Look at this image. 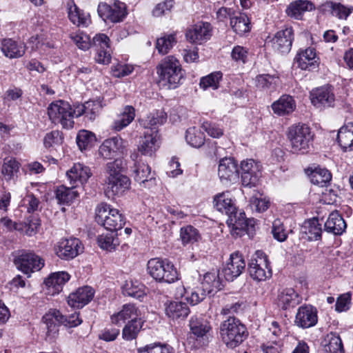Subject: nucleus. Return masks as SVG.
Listing matches in <instances>:
<instances>
[{
    "mask_svg": "<svg viewBox=\"0 0 353 353\" xmlns=\"http://www.w3.org/2000/svg\"><path fill=\"white\" fill-rule=\"evenodd\" d=\"M245 267V263L242 255L239 252L230 255V262L221 271V274L226 281H232L239 276Z\"/></svg>",
    "mask_w": 353,
    "mask_h": 353,
    "instance_id": "nucleus-17",
    "label": "nucleus"
},
{
    "mask_svg": "<svg viewBox=\"0 0 353 353\" xmlns=\"http://www.w3.org/2000/svg\"><path fill=\"white\" fill-rule=\"evenodd\" d=\"M293 34L291 27L278 31L272 39L273 49L281 54L288 53L291 50Z\"/></svg>",
    "mask_w": 353,
    "mask_h": 353,
    "instance_id": "nucleus-16",
    "label": "nucleus"
},
{
    "mask_svg": "<svg viewBox=\"0 0 353 353\" xmlns=\"http://www.w3.org/2000/svg\"><path fill=\"white\" fill-rule=\"evenodd\" d=\"M218 174L222 181L236 182L239 177L236 162L233 158L222 159L219 162Z\"/></svg>",
    "mask_w": 353,
    "mask_h": 353,
    "instance_id": "nucleus-19",
    "label": "nucleus"
},
{
    "mask_svg": "<svg viewBox=\"0 0 353 353\" xmlns=\"http://www.w3.org/2000/svg\"><path fill=\"white\" fill-rule=\"evenodd\" d=\"M185 140L191 146L200 148L205 143V135L199 129L190 128L186 130Z\"/></svg>",
    "mask_w": 353,
    "mask_h": 353,
    "instance_id": "nucleus-49",
    "label": "nucleus"
},
{
    "mask_svg": "<svg viewBox=\"0 0 353 353\" xmlns=\"http://www.w3.org/2000/svg\"><path fill=\"white\" fill-rule=\"evenodd\" d=\"M1 51L6 57L14 59L25 54L26 47L23 43H18L12 39H4L1 41Z\"/></svg>",
    "mask_w": 353,
    "mask_h": 353,
    "instance_id": "nucleus-29",
    "label": "nucleus"
},
{
    "mask_svg": "<svg viewBox=\"0 0 353 353\" xmlns=\"http://www.w3.org/2000/svg\"><path fill=\"white\" fill-rule=\"evenodd\" d=\"M14 263L24 274L30 276L34 271L40 270L44 266V260L39 255L31 252L23 251L14 260Z\"/></svg>",
    "mask_w": 353,
    "mask_h": 353,
    "instance_id": "nucleus-14",
    "label": "nucleus"
},
{
    "mask_svg": "<svg viewBox=\"0 0 353 353\" xmlns=\"http://www.w3.org/2000/svg\"><path fill=\"white\" fill-rule=\"evenodd\" d=\"M250 204L252 208L258 212H263L268 210L270 205L269 200L263 198H257L256 196H252L250 199Z\"/></svg>",
    "mask_w": 353,
    "mask_h": 353,
    "instance_id": "nucleus-63",
    "label": "nucleus"
},
{
    "mask_svg": "<svg viewBox=\"0 0 353 353\" xmlns=\"http://www.w3.org/2000/svg\"><path fill=\"white\" fill-rule=\"evenodd\" d=\"M48 114L54 123H61L65 129L73 128L72 109L68 102L62 100L52 102L48 108Z\"/></svg>",
    "mask_w": 353,
    "mask_h": 353,
    "instance_id": "nucleus-10",
    "label": "nucleus"
},
{
    "mask_svg": "<svg viewBox=\"0 0 353 353\" xmlns=\"http://www.w3.org/2000/svg\"><path fill=\"white\" fill-rule=\"evenodd\" d=\"M79 316V313L74 312L68 316H65L59 310H50L42 319L46 325L47 336L50 339L55 338L59 332V326L61 324L70 327L80 325L82 320Z\"/></svg>",
    "mask_w": 353,
    "mask_h": 353,
    "instance_id": "nucleus-5",
    "label": "nucleus"
},
{
    "mask_svg": "<svg viewBox=\"0 0 353 353\" xmlns=\"http://www.w3.org/2000/svg\"><path fill=\"white\" fill-rule=\"evenodd\" d=\"M277 301L278 306L285 310L297 305L300 303V298L294 289L287 288L279 294Z\"/></svg>",
    "mask_w": 353,
    "mask_h": 353,
    "instance_id": "nucleus-33",
    "label": "nucleus"
},
{
    "mask_svg": "<svg viewBox=\"0 0 353 353\" xmlns=\"http://www.w3.org/2000/svg\"><path fill=\"white\" fill-rule=\"evenodd\" d=\"M71 39L81 50H86L90 47L94 48L97 52L95 60L97 63L104 65L110 63V39L106 34H96L91 40L89 35L79 33L71 35Z\"/></svg>",
    "mask_w": 353,
    "mask_h": 353,
    "instance_id": "nucleus-2",
    "label": "nucleus"
},
{
    "mask_svg": "<svg viewBox=\"0 0 353 353\" xmlns=\"http://www.w3.org/2000/svg\"><path fill=\"white\" fill-rule=\"evenodd\" d=\"M71 185L72 187L70 188H68L65 185H60L57 187L55 190V195L58 203L62 205H70L79 196V192L75 190L77 184Z\"/></svg>",
    "mask_w": 353,
    "mask_h": 353,
    "instance_id": "nucleus-34",
    "label": "nucleus"
},
{
    "mask_svg": "<svg viewBox=\"0 0 353 353\" xmlns=\"http://www.w3.org/2000/svg\"><path fill=\"white\" fill-rule=\"evenodd\" d=\"M127 169L126 162L122 159H116L114 161L109 162L105 165L106 179L117 176L119 175H125L123 172Z\"/></svg>",
    "mask_w": 353,
    "mask_h": 353,
    "instance_id": "nucleus-46",
    "label": "nucleus"
},
{
    "mask_svg": "<svg viewBox=\"0 0 353 353\" xmlns=\"http://www.w3.org/2000/svg\"><path fill=\"white\" fill-rule=\"evenodd\" d=\"M107 185L105 192L108 196H114L122 194L130 185V180L126 175H119L106 179Z\"/></svg>",
    "mask_w": 353,
    "mask_h": 353,
    "instance_id": "nucleus-23",
    "label": "nucleus"
},
{
    "mask_svg": "<svg viewBox=\"0 0 353 353\" xmlns=\"http://www.w3.org/2000/svg\"><path fill=\"white\" fill-rule=\"evenodd\" d=\"M180 237L183 245L194 243L201 238L198 230L192 225L181 228Z\"/></svg>",
    "mask_w": 353,
    "mask_h": 353,
    "instance_id": "nucleus-50",
    "label": "nucleus"
},
{
    "mask_svg": "<svg viewBox=\"0 0 353 353\" xmlns=\"http://www.w3.org/2000/svg\"><path fill=\"white\" fill-rule=\"evenodd\" d=\"M103 98L99 97L94 101L85 102L86 117L91 121L94 120L96 117L103 107Z\"/></svg>",
    "mask_w": 353,
    "mask_h": 353,
    "instance_id": "nucleus-55",
    "label": "nucleus"
},
{
    "mask_svg": "<svg viewBox=\"0 0 353 353\" xmlns=\"http://www.w3.org/2000/svg\"><path fill=\"white\" fill-rule=\"evenodd\" d=\"M351 301V294L350 293H345L340 295L335 304V310L339 312H344L349 309V305Z\"/></svg>",
    "mask_w": 353,
    "mask_h": 353,
    "instance_id": "nucleus-62",
    "label": "nucleus"
},
{
    "mask_svg": "<svg viewBox=\"0 0 353 353\" xmlns=\"http://www.w3.org/2000/svg\"><path fill=\"white\" fill-rule=\"evenodd\" d=\"M157 73L159 83L169 88H175L183 77L179 61L173 57H168L161 61Z\"/></svg>",
    "mask_w": 353,
    "mask_h": 353,
    "instance_id": "nucleus-6",
    "label": "nucleus"
},
{
    "mask_svg": "<svg viewBox=\"0 0 353 353\" xmlns=\"http://www.w3.org/2000/svg\"><path fill=\"white\" fill-rule=\"evenodd\" d=\"M135 109L132 105H125L123 111L118 115L117 119L114 121L113 129L120 131L128 126L134 119Z\"/></svg>",
    "mask_w": 353,
    "mask_h": 353,
    "instance_id": "nucleus-37",
    "label": "nucleus"
},
{
    "mask_svg": "<svg viewBox=\"0 0 353 353\" xmlns=\"http://www.w3.org/2000/svg\"><path fill=\"white\" fill-rule=\"evenodd\" d=\"M95 141V135L87 130H81L77 136V143L82 151L92 147Z\"/></svg>",
    "mask_w": 353,
    "mask_h": 353,
    "instance_id": "nucleus-53",
    "label": "nucleus"
},
{
    "mask_svg": "<svg viewBox=\"0 0 353 353\" xmlns=\"http://www.w3.org/2000/svg\"><path fill=\"white\" fill-rule=\"evenodd\" d=\"M148 274L157 281L172 283L179 279V274L174 265L167 259L154 258L147 264Z\"/></svg>",
    "mask_w": 353,
    "mask_h": 353,
    "instance_id": "nucleus-4",
    "label": "nucleus"
},
{
    "mask_svg": "<svg viewBox=\"0 0 353 353\" xmlns=\"http://www.w3.org/2000/svg\"><path fill=\"white\" fill-rule=\"evenodd\" d=\"M165 312L168 318L172 320H183L190 314L187 303L181 301H172L165 305Z\"/></svg>",
    "mask_w": 353,
    "mask_h": 353,
    "instance_id": "nucleus-26",
    "label": "nucleus"
},
{
    "mask_svg": "<svg viewBox=\"0 0 353 353\" xmlns=\"http://www.w3.org/2000/svg\"><path fill=\"white\" fill-rule=\"evenodd\" d=\"M272 233L275 239L283 242L286 240L288 234L280 219H275L272 223Z\"/></svg>",
    "mask_w": 353,
    "mask_h": 353,
    "instance_id": "nucleus-59",
    "label": "nucleus"
},
{
    "mask_svg": "<svg viewBox=\"0 0 353 353\" xmlns=\"http://www.w3.org/2000/svg\"><path fill=\"white\" fill-rule=\"evenodd\" d=\"M137 310L133 304H125L123 306L122 310L117 314L111 316L112 322L118 324L121 321L125 322L126 320L131 319H137Z\"/></svg>",
    "mask_w": 353,
    "mask_h": 353,
    "instance_id": "nucleus-43",
    "label": "nucleus"
},
{
    "mask_svg": "<svg viewBox=\"0 0 353 353\" xmlns=\"http://www.w3.org/2000/svg\"><path fill=\"white\" fill-rule=\"evenodd\" d=\"M219 271L209 272L204 274L201 283L202 288L192 291L190 296L186 299L192 305H196L203 301L207 294H214L221 290L223 286V281L220 277Z\"/></svg>",
    "mask_w": 353,
    "mask_h": 353,
    "instance_id": "nucleus-7",
    "label": "nucleus"
},
{
    "mask_svg": "<svg viewBox=\"0 0 353 353\" xmlns=\"http://www.w3.org/2000/svg\"><path fill=\"white\" fill-rule=\"evenodd\" d=\"M128 141L120 137H113L105 139L99 149L101 157L105 159L114 158L118 154H123L126 152Z\"/></svg>",
    "mask_w": 353,
    "mask_h": 353,
    "instance_id": "nucleus-15",
    "label": "nucleus"
},
{
    "mask_svg": "<svg viewBox=\"0 0 353 353\" xmlns=\"http://www.w3.org/2000/svg\"><path fill=\"white\" fill-rule=\"evenodd\" d=\"M70 184H76L80 183L83 184L86 183L88 179L92 176L90 169L81 163H75L66 172Z\"/></svg>",
    "mask_w": 353,
    "mask_h": 353,
    "instance_id": "nucleus-25",
    "label": "nucleus"
},
{
    "mask_svg": "<svg viewBox=\"0 0 353 353\" xmlns=\"http://www.w3.org/2000/svg\"><path fill=\"white\" fill-rule=\"evenodd\" d=\"M63 138L61 134L56 130L47 133L43 139V144L46 148H50L54 145L61 144Z\"/></svg>",
    "mask_w": 353,
    "mask_h": 353,
    "instance_id": "nucleus-60",
    "label": "nucleus"
},
{
    "mask_svg": "<svg viewBox=\"0 0 353 353\" xmlns=\"http://www.w3.org/2000/svg\"><path fill=\"white\" fill-rule=\"evenodd\" d=\"M185 37L190 42L201 44L210 39L211 37L210 24L199 22L186 30Z\"/></svg>",
    "mask_w": 353,
    "mask_h": 353,
    "instance_id": "nucleus-18",
    "label": "nucleus"
},
{
    "mask_svg": "<svg viewBox=\"0 0 353 353\" xmlns=\"http://www.w3.org/2000/svg\"><path fill=\"white\" fill-rule=\"evenodd\" d=\"M237 14L231 17L230 25L236 33L241 35L250 30V22L246 14L240 12Z\"/></svg>",
    "mask_w": 353,
    "mask_h": 353,
    "instance_id": "nucleus-40",
    "label": "nucleus"
},
{
    "mask_svg": "<svg viewBox=\"0 0 353 353\" xmlns=\"http://www.w3.org/2000/svg\"><path fill=\"white\" fill-rule=\"evenodd\" d=\"M157 131L155 133L147 130L139 142V151L143 155L152 156L157 150Z\"/></svg>",
    "mask_w": 353,
    "mask_h": 353,
    "instance_id": "nucleus-31",
    "label": "nucleus"
},
{
    "mask_svg": "<svg viewBox=\"0 0 353 353\" xmlns=\"http://www.w3.org/2000/svg\"><path fill=\"white\" fill-rule=\"evenodd\" d=\"M222 79V73L221 72H215L210 74L206 77H203L200 81V87L203 90L212 88L216 90L219 86V81Z\"/></svg>",
    "mask_w": 353,
    "mask_h": 353,
    "instance_id": "nucleus-51",
    "label": "nucleus"
},
{
    "mask_svg": "<svg viewBox=\"0 0 353 353\" xmlns=\"http://www.w3.org/2000/svg\"><path fill=\"white\" fill-rule=\"evenodd\" d=\"M346 227L345 221L338 212L330 213L325 223V230L328 232L333 233L334 235L342 234Z\"/></svg>",
    "mask_w": 353,
    "mask_h": 353,
    "instance_id": "nucleus-30",
    "label": "nucleus"
},
{
    "mask_svg": "<svg viewBox=\"0 0 353 353\" xmlns=\"http://www.w3.org/2000/svg\"><path fill=\"white\" fill-rule=\"evenodd\" d=\"M202 128L212 137L219 138L223 135V130L215 123L205 122Z\"/></svg>",
    "mask_w": 353,
    "mask_h": 353,
    "instance_id": "nucleus-64",
    "label": "nucleus"
},
{
    "mask_svg": "<svg viewBox=\"0 0 353 353\" xmlns=\"http://www.w3.org/2000/svg\"><path fill=\"white\" fill-rule=\"evenodd\" d=\"M123 293L137 299H141L145 295L144 285L137 281H126L123 287Z\"/></svg>",
    "mask_w": 353,
    "mask_h": 353,
    "instance_id": "nucleus-45",
    "label": "nucleus"
},
{
    "mask_svg": "<svg viewBox=\"0 0 353 353\" xmlns=\"http://www.w3.org/2000/svg\"><path fill=\"white\" fill-rule=\"evenodd\" d=\"M173 348L168 344L154 343L138 349V353H173Z\"/></svg>",
    "mask_w": 353,
    "mask_h": 353,
    "instance_id": "nucleus-52",
    "label": "nucleus"
},
{
    "mask_svg": "<svg viewBox=\"0 0 353 353\" xmlns=\"http://www.w3.org/2000/svg\"><path fill=\"white\" fill-rule=\"evenodd\" d=\"M336 139L343 152L353 151V122H349L339 129Z\"/></svg>",
    "mask_w": 353,
    "mask_h": 353,
    "instance_id": "nucleus-27",
    "label": "nucleus"
},
{
    "mask_svg": "<svg viewBox=\"0 0 353 353\" xmlns=\"http://www.w3.org/2000/svg\"><path fill=\"white\" fill-rule=\"evenodd\" d=\"M95 220L107 230L117 232L125 225L124 216L117 209L110 208L105 203H100L96 209Z\"/></svg>",
    "mask_w": 353,
    "mask_h": 353,
    "instance_id": "nucleus-8",
    "label": "nucleus"
},
{
    "mask_svg": "<svg viewBox=\"0 0 353 353\" xmlns=\"http://www.w3.org/2000/svg\"><path fill=\"white\" fill-rule=\"evenodd\" d=\"M189 325L192 333L196 337H203L210 329L205 320L197 316L191 317Z\"/></svg>",
    "mask_w": 353,
    "mask_h": 353,
    "instance_id": "nucleus-47",
    "label": "nucleus"
},
{
    "mask_svg": "<svg viewBox=\"0 0 353 353\" xmlns=\"http://www.w3.org/2000/svg\"><path fill=\"white\" fill-rule=\"evenodd\" d=\"M134 180L145 187L154 184L155 174L151 172L150 167L145 163H139L134 170Z\"/></svg>",
    "mask_w": 353,
    "mask_h": 353,
    "instance_id": "nucleus-32",
    "label": "nucleus"
},
{
    "mask_svg": "<svg viewBox=\"0 0 353 353\" xmlns=\"http://www.w3.org/2000/svg\"><path fill=\"white\" fill-rule=\"evenodd\" d=\"M70 275L66 272L51 273L44 281V283L52 294L59 293L63 285L69 281Z\"/></svg>",
    "mask_w": 353,
    "mask_h": 353,
    "instance_id": "nucleus-24",
    "label": "nucleus"
},
{
    "mask_svg": "<svg viewBox=\"0 0 353 353\" xmlns=\"http://www.w3.org/2000/svg\"><path fill=\"white\" fill-rule=\"evenodd\" d=\"M314 8L313 4L308 1L298 0L292 2L286 8V14L295 19H301L303 14Z\"/></svg>",
    "mask_w": 353,
    "mask_h": 353,
    "instance_id": "nucleus-35",
    "label": "nucleus"
},
{
    "mask_svg": "<svg viewBox=\"0 0 353 353\" xmlns=\"http://www.w3.org/2000/svg\"><path fill=\"white\" fill-rule=\"evenodd\" d=\"M143 322L141 319H133L123 329L122 336L127 341L136 339L141 330Z\"/></svg>",
    "mask_w": 353,
    "mask_h": 353,
    "instance_id": "nucleus-48",
    "label": "nucleus"
},
{
    "mask_svg": "<svg viewBox=\"0 0 353 353\" xmlns=\"http://www.w3.org/2000/svg\"><path fill=\"white\" fill-rule=\"evenodd\" d=\"M295 101L291 96L283 95L272 105L273 111L279 115L288 114L295 109Z\"/></svg>",
    "mask_w": 353,
    "mask_h": 353,
    "instance_id": "nucleus-36",
    "label": "nucleus"
},
{
    "mask_svg": "<svg viewBox=\"0 0 353 353\" xmlns=\"http://www.w3.org/2000/svg\"><path fill=\"white\" fill-rule=\"evenodd\" d=\"M277 77L270 74H261L256 77V86L261 89L274 88Z\"/></svg>",
    "mask_w": 353,
    "mask_h": 353,
    "instance_id": "nucleus-58",
    "label": "nucleus"
},
{
    "mask_svg": "<svg viewBox=\"0 0 353 353\" xmlns=\"http://www.w3.org/2000/svg\"><path fill=\"white\" fill-rule=\"evenodd\" d=\"M302 232L305 234L308 241H317L321 238L322 229L317 219H313L305 223Z\"/></svg>",
    "mask_w": 353,
    "mask_h": 353,
    "instance_id": "nucleus-39",
    "label": "nucleus"
},
{
    "mask_svg": "<svg viewBox=\"0 0 353 353\" xmlns=\"http://www.w3.org/2000/svg\"><path fill=\"white\" fill-rule=\"evenodd\" d=\"M318 321L316 309L310 305L301 306L297 311L295 324L302 328H308L316 324Z\"/></svg>",
    "mask_w": 353,
    "mask_h": 353,
    "instance_id": "nucleus-20",
    "label": "nucleus"
},
{
    "mask_svg": "<svg viewBox=\"0 0 353 353\" xmlns=\"http://www.w3.org/2000/svg\"><path fill=\"white\" fill-rule=\"evenodd\" d=\"M329 342L325 349L327 353H344L341 339L339 335L331 333L329 336Z\"/></svg>",
    "mask_w": 353,
    "mask_h": 353,
    "instance_id": "nucleus-56",
    "label": "nucleus"
},
{
    "mask_svg": "<svg viewBox=\"0 0 353 353\" xmlns=\"http://www.w3.org/2000/svg\"><path fill=\"white\" fill-rule=\"evenodd\" d=\"M324 6L329 9L332 16L339 19H347V18L353 12L352 6H345L341 3L334 1H327Z\"/></svg>",
    "mask_w": 353,
    "mask_h": 353,
    "instance_id": "nucleus-41",
    "label": "nucleus"
},
{
    "mask_svg": "<svg viewBox=\"0 0 353 353\" xmlns=\"http://www.w3.org/2000/svg\"><path fill=\"white\" fill-rule=\"evenodd\" d=\"M287 137L294 152H304L312 143L314 134L307 125L299 123L288 128Z\"/></svg>",
    "mask_w": 353,
    "mask_h": 353,
    "instance_id": "nucleus-9",
    "label": "nucleus"
},
{
    "mask_svg": "<svg viewBox=\"0 0 353 353\" xmlns=\"http://www.w3.org/2000/svg\"><path fill=\"white\" fill-rule=\"evenodd\" d=\"M316 51L312 48H307L305 50H301L294 59V64L301 70H307L313 67L316 63Z\"/></svg>",
    "mask_w": 353,
    "mask_h": 353,
    "instance_id": "nucleus-28",
    "label": "nucleus"
},
{
    "mask_svg": "<svg viewBox=\"0 0 353 353\" xmlns=\"http://www.w3.org/2000/svg\"><path fill=\"white\" fill-rule=\"evenodd\" d=\"M250 276L256 281H265L272 276L267 256L262 251L257 250L248 264Z\"/></svg>",
    "mask_w": 353,
    "mask_h": 353,
    "instance_id": "nucleus-11",
    "label": "nucleus"
},
{
    "mask_svg": "<svg viewBox=\"0 0 353 353\" xmlns=\"http://www.w3.org/2000/svg\"><path fill=\"white\" fill-rule=\"evenodd\" d=\"M111 7L110 21L113 23L122 21L127 15L125 4L119 1H115Z\"/></svg>",
    "mask_w": 353,
    "mask_h": 353,
    "instance_id": "nucleus-54",
    "label": "nucleus"
},
{
    "mask_svg": "<svg viewBox=\"0 0 353 353\" xmlns=\"http://www.w3.org/2000/svg\"><path fill=\"white\" fill-rule=\"evenodd\" d=\"M312 104L317 108L331 107L334 102V94L330 87H321L310 94Z\"/></svg>",
    "mask_w": 353,
    "mask_h": 353,
    "instance_id": "nucleus-21",
    "label": "nucleus"
},
{
    "mask_svg": "<svg viewBox=\"0 0 353 353\" xmlns=\"http://www.w3.org/2000/svg\"><path fill=\"white\" fill-rule=\"evenodd\" d=\"M261 165L253 159L241 161L240 170L242 185L249 188L257 187L261 176Z\"/></svg>",
    "mask_w": 353,
    "mask_h": 353,
    "instance_id": "nucleus-12",
    "label": "nucleus"
},
{
    "mask_svg": "<svg viewBox=\"0 0 353 353\" xmlns=\"http://www.w3.org/2000/svg\"><path fill=\"white\" fill-rule=\"evenodd\" d=\"M176 42L175 36L174 34H169L158 39L156 48L159 53L165 54L169 52Z\"/></svg>",
    "mask_w": 353,
    "mask_h": 353,
    "instance_id": "nucleus-57",
    "label": "nucleus"
},
{
    "mask_svg": "<svg viewBox=\"0 0 353 353\" xmlns=\"http://www.w3.org/2000/svg\"><path fill=\"white\" fill-rule=\"evenodd\" d=\"M219 329L222 341L230 348L239 345L248 335L245 326L234 316L224 320Z\"/></svg>",
    "mask_w": 353,
    "mask_h": 353,
    "instance_id": "nucleus-3",
    "label": "nucleus"
},
{
    "mask_svg": "<svg viewBox=\"0 0 353 353\" xmlns=\"http://www.w3.org/2000/svg\"><path fill=\"white\" fill-rule=\"evenodd\" d=\"M81 241L77 238L63 239L54 246L56 254L61 259L70 260L83 252Z\"/></svg>",
    "mask_w": 353,
    "mask_h": 353,
    "instance_id": "nucleus-13",
    "label": "nucleus"
},
{
    "mask_svg": "<svg viewBox=\"0 0 353 353\" xmlns=\"http://www.w3.org/2000/svg\"><path fill=\"white\" fill-rule=\"evenodd\" d=\"M94 294L92 288L83 286L69 295L68 303L72 307L81 308L91 301Z\"/></svg>",
    "mask_w": 353,
    "mask_h": 353,
    "instance_id": "nucleus-22",
    "label": "nucleus"
},
{
    "mask_svg": "<svg viewBox=\"0 0 353 353\" xmlns=\"http://www.w3.org/2000/svg\"><path fill=\"white\" fill-rule=\"evenodd\" d=\"M213 203L218 211L228 215L226 223L234 230H245L254 225V220L246 219L245 212L238 210L229 192L215 195Z\"/></svg>",
    "mask_w": 353,
    "mask_h": 353,
    "instance_id": "nucleus-1",
    "label": "nucleus"
},
{
    "mask_svg": "<svg viewBox=\"0 0 353 353\" xmlns=\"http://www.w3.org/2000/svg\"><path fill=\"white\" fill-rule=\"evenodd\" d=\"M19 168V163L15 159H5L2 167V174L7 175L10 179L14 173L18 172Z\"/></svg>",
    "mask_w": 353,
    "mask_h": 353,
    "instance_id": "nucleus-61",
    "label": "nucleus"
},
{
    "mask_svg": "<svg viewBox=\"0 0 353 353\" xmlns=\"http://www.w3.org/2000/svg\"><path fill=\"white\" fill-rule=\"evenodd\" d=\"M311 182L320 187H327L332 179L331 173L325 168H316L309 174Z\"/></svg>",
    "mask_w": 353,
    "mask_h": 353,
    "instance_id": "nucleus-42",
    "label": "nucleus"
},
{
    "mask_svg": "<svg viewBox=\"0 0 353 353\" xmlns=\"http://www.w3.org/2000/svg\"><path fill=\"white\" fill-rule=\"evenodd\" d=\"M167 113L163 110H156L151 112L145 120H143V125L145 128H150L149 132L155 133L156 126L162 125L167 121Z\"/></svg>",
    "mask_w": 353,
    "mask_h": 353,
    "instance_id": "nucleus-38",
    "label": "nucleus"
},
{
    "mask_svg": "<svg viewBox=\"0 0 353 353\" xmlns=\"http://www.w3.org/2000/svg\"><path fill=\"white\" fill-rule=\"evenodd\" d=\"M117 233L108 231L106 234H102L97 238L99 246L106 250L111 251L119 245V239L117 237Z\"/></svg>",
    "mask_w": 353,
    "mask_h": 353,
    "instance_id": "nucleus-44",
    "label": "nucleus"
}]
</instances>
